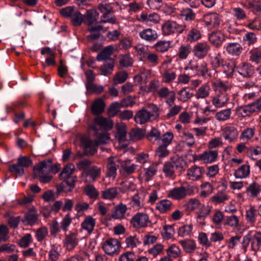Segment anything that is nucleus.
<instances>
[{"label":"nucleus","instance_id":"nucleus-1","mask_svg":"<svg viewBox=\"0 0 261 261\" xmlns=\"http://www.w3.org/2000/svg\"><path fill=\"white\" fill-rule=\"evenodd\" d=\"M110 139L108 134H100L98 140H91L88 138L83 137L81 139V144L83 147L84 152L86 155H93L97 151L99 144H104Z\"/></svg>","mask_w":261,"mask_h":261},{"label":"nucleus","instance_id":"nucleus-2","mask_svg":"<svg viewBox=\"0 0 261 261\" xmlns=\"http://www.w3.org/2000/svg\"><path fill=\"white\" fill-rule=\"evenodd\" d=\"M196 187L186 184L180 187L174 188L168 192L167 197L175 200H181L187 196H193L195 194Z\"/></svg>","mask_w":261,"mask_h":261},{"label":"nucleus","instance_id":"nucleus-3","mask_svg":"<svg viewBox=\"0 0 261 261\" xmlns=\"http://www.w3.org/2000/svg\"><path fill=\"white\" fill-rule=\"evenodd\" d=\"M186 28L185 24H180L173 20H166L162 25V34L164 36L181 34Z\"/></svg>","mask_w":261,"mask_h":261},{"label":"nucleus","instance_id":"nucleus-4","mask_svg":"<svg viewBox=\"0 0 261 261\" xmlns=\"http://www.w3.org/2000/svg\"><path fill=\"white\" fill-rule=\"evenodd\" d=\"M112 121L102 116H98L94 119L89 124V131H93L95 135H96L100 127L107 129H111L113 127Z\"/></svg>","mask_w":261,"mask_h":261},{"label":"nucleus","instance_id":"nucleus-5","mask_svg":"<svg viewBox=\"0 0 261 261\" xmlns=\"http://www.w3.org/2000/svg\"><path fill=\"white\" fill-rule=\"evenodd\" d=\"M130 222L135 228H145L150 222L149 216L144 213H137L130 219Z\"/></svg>","mask_w":261,"mask_h":261},{"label":"nucleus","instance_id":"nucleus-6","mask_svg":"<svg viewBox=\"0 0 261 261\" xmlns=\"http://www.w3.org/2000/svg\"><path fill=\"white\" fill-rule=\"evenodd\" d=\"M120 245V242L117 239L110 238L104 242L102 248L106 254L113 255L119 253Z\"/></svg>","mask_w":261,"mask_h":261},{"label":"nucleus","instance_id":"nucleus-7","mask_svg":"<svg viewBox=\"0 0 261 261\" xmlns=\"http://www.w3.org/2000/svg\"><path fill=\"white\" fill-rule=\"evenodd\" d=\"M156 93L161 100H164L167 106L174 104L176 93L174 91L170 90L167 87H164L158 90Z\"/></svg>","mask_w":261,"mask_h":261},{"label":"nucleus","instance_id":"nucleus-8","mask_svg":"<svg viewBox=\"0 0 261 261\" xmlns=\"http://www.w3.org/2000/svg\"><path fill=\"white\" fill-rule=\"evenodd\" d=\"M147 192L144 190L138 191L130 198L129 202L130 206L135 210H139L144 206Z\"/></svg>","mask_w":261,"mask_h":261},{"label":"nucleus","instance_id":"nucleus-9","mask_svg":"<svg viewBox=\"0 0 261 261\" xmlns=\"http://www.w3.org/2000/svg\"><path fill=\"white\" fill-rule=\"evenodd\" d=\"M119 169L120 175L123 178L128 177L135 172L138 168V165L132 164L131 160H125L120 162Z\"/></svg>","mask_w":261,"mask_h":261},{"label":"nucleus","instance_id":"nucleus-10","mask_svg":"<svg viewBox=\"0 0 261 261\" xmlns=\"http://www.w3.org/2000/svg\"><path fill=\"white\" fill-rule=\"evenodd\" d=\"M218 158V152L216 150H209L196 155L194 161H201L204 164H211L216 161Z\"/></svg>","mask_w":261,"mask_h":261},{"label":"nucleus","instance_id":"nucleus-11","mask_svg":"<svg viewBox=\"0 0 261 261\" xmlns=\"http://www.w3.org/2000/svg\"><path fill=\"white\" fill-rule=\"evenodd\" d=\"M63 181L57 186V190L58 192H69L75 187V183L77 181L76 176L73 175L62 180Z\"/></svg>","mask_w":261,"mask_h":261},{"label":"nucleus","instance_id":"nucleus-12","mask_svg":"<svg viewBox=\"0 0 261 261\" xmlns=\"http://www.w3.org/2000/svg\"><path fill=\"white\" fill-rule=\"evenodd\" d=\"M205 170L203 167L194 165L187 170L186 176L188 180L197 181L201 179Z\"/></svg>","mask_w":261,"mask_h":261},{"label":"nucleus","instance_id":"nucleus-13","mask_svg":"<svg viewBox=\"0 0 261 261\" xmlns=\"http://www.w3.org/2000/svg\"><path fill=\"white\" fill-rule=\"evenodd\" d=\"M120 162V160L117 157L111 156L108 158L106 165L107 177L112 178L113 179L115 178L119 167L118 163Z\"/></svg>","mask_w":261,"mask_h":261},{"label":"nucleus","instance_id":"nucleus-14","mask_svg":"<svg viewBox=\"0 0 261 261\" xmlns=\"http://www.w3.org/2000/svg\"><path fill=\"white\" fill-rule=\"evenodd\" d=\"M229 98L226 92H216L215 95L211 97L212 103L217 108H221L226 106Z\"/></svg>","mask_w":261,"mask_h":261},{"label":"nucleus","instance_id":"nucleus-15","mask_svg":"<svg viewBox=\"0 0 261 261\" xmlns=\"http://www.w3.org/2000/svg\"><path fill=\"white\" fill-rule=\"evenodd\" d=\"M222 135L225 140L232 143L238 139L239 131L234 125H227L222 130Z\"/></svg>","mask_w":261,"mask_h":261},{"label":"nucleus","instance_id":"nucleus-16","mask_svg":"<svg viewBox=\"0 0 261 261\" xmlns=\"http://www.w3.org/2000/svg\"><path fill=\"white\" fill-rule=\"evenodd\" d=\"M210 49L211 46L207 42H199L194 45L193 52L197 58L203 59L206 56Z\"/></svg>","mask_w":261,"mask_h":261},{"label":"nucleus","instance_id":"nucleus-17","mask_svg":"<svg viewBox=\"0 0 261 261\" xmlns=\"http://www.w3.org/2000/svg\"><path fill=\"white\" fill-rule=\"evenodd\" d=\"M137 19L138 21L144 23L148 25H151L159 23L160 20V17L155 13L147 14L142 12L139 16H137Z\"/></svg>","mask_w":261,"mask_h":261},{"label":"nucleus","instance_id":"nucleus-18","mask_svg":"<svg viewBox=\"0 0 261 261\" xmlns=\"http://www.w3.org/2000/svg\"><path fill=\"white\" fill-rule=\"evenodd\" d=\"M238 73L244 77H250L254 73V67L250 63L244 62L236 67Z\"/></svg>","mask_w":261,"mask_h":261},{"label":"nucleus","instance_id":"nucleus-19","mask_svg":"<svg viewBox=\"0 0 261 261\" xmlns=\"http://www.w3.org/2000/svg\"><path fill=\"white\" fill-rule=\"evenodd\" d=\"M77 237V232H70L65 235L64 245L67 250H72L78 245L79 241Z\"/></svg>","mask_w":261,"mask_h":261},{"label":"nucleus","instance_id":"nucleus-20","mask_svg":"<svg viewBox=\"0 0 261 261\" xmlns=\"http://www.w3.org/2000/svg\"><path fill=\"white\" fill-rule=\"evenodd\" d=\"M50 159L45 160L34 167L33 174L35 176L50 174Z\"/></svg>","mask_w":261,"mask_h":261},{"label":"nucleus","instance_id":"nucleus-21","mask_svg":"<svg viewBox=\"0 0 261 261\" xmlns=\"http://www.w3.org/2000/svg\"><path fill=\"white\" fill-rule=\"evenodd\" d=\"M245 193L250 199L257 198L261 194V185L255 181L252 182L246 187Z\"/></svg>","mask_w":261,"mask_h":261},{"label":"nucleus","instance_id":"nucleus-22","mask_svg":"<svg viewBox=\"0 0 261 261\" xmlns=\"http://www.w3.org/2000/svg\"><path fill=\"white\" fill-rule=\"evenodd\" d=\"M202 20L205 24L210 28H217L220 25L221 22L220 16L215 13L203 15Z\"/></svg>","mask_w":261,"mask_h":261},{"label":"nucleus","instance_id":"nucleus-23","mask_svg":"<svg viewBox=\"0 0 261 261\" xmlns=\"http://www.w3.org/2000/svg\"><path fill=\"white\" fill-rule=\"evenodd\" d=\"M117 132L115 135L116 138L118 140L122 146H127L129 143L126 139V127L124 124H118L116 126Z\"/></svg>","mask_w":261,"mask_h":261},{"label":"nucleus","instance_id":"nucleus-24","mask_svg":"<svg viewBox=\"0 0 261 261\" xmlns=\"http://www.w3.org/2000/svg\"><path fill=\"white\" fill-rule=\"evenodd\" d=\"M141 39L148 42H153L158 38L156 31L151 28H146L140 31L139 34Z\"/></svg>","mask_w":261,"mask_h":261},{"label":"nucleus","instance_id":"nucleus-25","mask_svg":"<svg viewBox=\"0 0 261 261\" xmlns=\"http://www.w3.org/2000/svg\"><path fill=\"white\" fill-rule=\"evenodd\" d=\"M173 203L168 199H162L156 203L155 210L162 214H167L172 210Z\"/></svg>","mask_w":261,"mask_h":261},{"label":"nucleus","instance_id":"nucleus-26","mask_svg":"<svg viewBox=\"0 0 261 261\" xmlns=\"http://www.w3.org/2000/svg\"><path fill=\"white\" fill-rule=\"evenodd\" d=\"M134 119L137 123L144 124L150 120H154L146 109H142L136 114Z\"/></svg>","mask_w":261,"mask_h":261},{"label":"nucleus","instance_id":"nucleus-27","mask_svg":"<svg viewBox=\"0 0 261 261\" xmlns=\"http://www.w3.org/2000/svg\"><path fill=\"white\" fill-rule=\"evenodd\" d=\"M259 217L254 206L250 205L246 210L245 218L247 223L251 226H255L257 217Z\"/></svg>","mask_w":261,"mask_h":261},{"label":"nucleus","instance_id":"nucleus-28","mask_svg":"<svg viewBox=\"0 0 261 261\" xmlns=\"http://www.w3.org/2000/svg\"><path fill=\"white\" fill-rule=\"evenodd\" d=\"M224 48L227 53L232 56H239L243 50L241 45L237 42H232L227 44Z\"/></svg>","mask_w":261,"mask_h":261},{"label":"nucleus","instance_id":"nucleus-29","mask_svg":"<svg viewBox=\"0 0 261 261\" xmlns=\"http://www.w3.org/2000/svg\"><path fill=\"white\" fill-rule=\"evenodd\" d=\"M127 210L126 205L121 202L113 207L111 212V216L114 219H121L124 217Z\"/></svg>","mask_w":261,"mask_h":261},{"label":"nucleus","instance_id":"nucleus-30","mask_svg":"<svg viewBox=\"0 0 261 261\" xmlns=\"http://www.w3.org/2000/svg\"><path fill=\"white\" fill-rule=\"evenodd\" d=\"M96 220L91 216H87L81 224V228L86 230L88 234H91L94 228Z\"/></svg>","mask_w":261,"mask_h":261},{"label":"nucleus","instance_id":"nucleus-31","mask_svg":"<svg viewBox=\"0 0 261 261\" xmlns=\"http://www.w3.org/2000/svg\"><path fill=\"white\" fill-rule=\"evenodd\" d=\"M251 234V247L252 250L256 251L261 246V232L257 231H252L248 232Z\"/></svg>","mask_w":261,"mask_h":261},{"label":"nucleus","instance_id":"nucleus-32","mask_svg":"<svg viewBox=\"0 0 261 261\" xmlns=\"http://www.w3.org/2000/svg\"><path fill=\"white\" fill-rule=\"evenodd\" d=\"M179 244L187 253H192L196 249V243L193 239H185L179 241Z\"/></svg>","mask_w":261,"mask_h":261},{"label":"nucleus","instance_id":"nucleus-33","mask_svg":"<svg viewBox=\"0 0 261 261\" xmlns=\"http://www.w3.org/2000/svg\"><path fill=\"white\" fill-rule=\"evenodd\" d=\"M224 40V34L219 31L213 32L209 36L210 42L216 47H220Z\"/></svg>","mask_w":261,"mask_h":261},{"label":"nucleus","instance_id":"nucleus-34","mask_svg":"<svg viewBox=\"0 0 261 261\" xmlns=\"http://www.w3.org/2000/svg\"><path fill=\"white\" fill-rule=\"evenodd\" d=\"M106 104L101 98L95 100L91 106V112L93 115L101 114L105 110Z\"/></svg>","mask_w":261,"mask_h":261},{"label":"nucleus","instance_id":"nucleus-35","mask_svg":"<svg viewBox=\"0 0 261 261\" xmlns=\"http://www.w3.org/2000/svg\"><path fill=\"white\" fill-rule=\"evenodd\" d=\"M176 77V71L172 68L166 69L162 74V81L166 84L172 83Z\"/></svg>","mask_w":261,"mask_h":261},{"label":"nucleus","instance_id":"nucleus-36","mask_svg":"<svg viewBox=\"0 0 261 261\" xmlns=\"http://www.w3.org/2000/svg\"><path fill=\"white\" fill-rule=\"evenodd\" d=\"M118 191L117 187H113L106 188L101 192V197L103 199L113 200L118 195Z\"/></svg>","mask_w":261,"mask_h":261},{"label":"nucleus","instance_id":"nucleus-37","mask_svg":"<svg viewBox=\"0 0 261 261\" xmlns=\"http://www.w3.org/2000/svg\"><path fill=\"white\" fill-rule=\"evenodd\" d=\"M99 14L95 9H90L87 11L85 14V23L88 25H91L98 18Z\"/></svg>","mask_w":261,"mask_h":261},{"label":"nucleus","instance_id":"nucleus-38","mask_svg":"<svg viewBox=\"0 0 261 261\" xmlns=\"http://www.w3.org/2000/svg\"><path fill=\"white\" fill-rule=\"evenodd\" d=\"M193 225L192 223L184 224L180 226L177 230L178 236L184 238L190 237L193 234Z\"/></svg>","mask_w":261,"mask_h":261},{"label":"nucleus","instance_id":"nucleus-39","mask_svg":"<svg viewBox=\"0 0 261 261\" xmlns=\"http://www.w3.org/2000/svg\"><path fill=\"white\" fill-rule=\"evenodd\" d=\"M250 166L248 164L241 165L234 172V176L237 178H244L250 174Z\"/></svg>","mask_w":261,"mask_h":261},{"label":"nucleus","instance_id":"nucleus-40","mask_svg":"<svg viewBox=\"0 0 261 261\" xmlns=\"http://www.w3.org/2000/svg\"><path fill=\"white\" fill-rule=\"evenodd\" d=\"M193 96L188 88L184 87L177 91V98L178 101L182 102L188 101Z\"/></svg>","mask_w":261,"mask_h":261},{"label":"nucleus","instance_id":"nucleus-41","mask_svg":"<svg viewBox=\"0 0 261 261\" xmlns=\"http://www.w3.org/2000/svg\"><path fill=\"white\" fill-rule=\"evenodd\" d=\"M75 170V166L72 163H69L65 166L59 174L61 180L73 176L72 174Z\"/></svg>","mask_w":261,"mask_h":261},{"label":"nucleus","instance_id":"nucleus-42","mask_svg":"<svg viewBox=\"0 0 261 261\" xmlns=\"http://www.w3.org/2000/svg\"><path fill=\"white\" fill-rule=\"evenodd\" d=\"M255 135V129L252 127H247L244 129L241 133L240 139L245 142L251 140Z\"/></svg>","mask_w":261,"mask_h":261},{"label":"nucleus","instance_id":"nucleus-43","mask_svg":"<svg viewBox=\"0 0 261 261\" xmlns=\"http://www.w3.org/2000/svg\"><path fill=\"white\" fill-rule=\"evenodd\" d=\"M84 193L91 199H96L99 195V193L95 187L92 185H87L84 189Z\"/></svg>","mask_w":261,"mask_h":261},{"label":"nucleus","instance_id":"nucleus-44","mask_svg":"<svg viewBox=\"0 0 261 261\" xmlns=\"http://www.w3.org/2000/svg\"><path fill=\"white\" fill-rule=\"evenodd\" d=\"M210 63L215 68L221 67L225 63V60L223 58L221 53L215 54L214 56L210 57Z\"/></svg>","mask_w":261,"mask_h":261},{"label":"nucleus","instance_id":"nucleus-45","mask_svg":"<svg viewBox=\"0 0 261 261\" xmlns=\"http://www.w3.org/2000/svg\"><path fill=\"white\" fill-rule=\"evenodd\" d=\"M168 106L169 107V109L165 116L167 119H170L175 117L182 109V107L180 105L172 104L171 106Z\"/></svg>","mask_w":261,"mask_h":261},{"label":"nucleus","instance_id":"nucleus-46","mask_svg":"<svg viewBox=\"0 0 261 261\" xmlns=\"http://www.w3.org/2000/svg\"><path fill=\"white\" fill-rule=\"evenodd\" d=\"M179 16L185 21H191L195 19L196 14L190 8H183L180 11Z\"/></svg>","mask_w":261,"mask_h":261},{"label":"nucleus","instance_id":"nucleus-47","mask_svg":"<svg viewBox=\"0 0 261 261\" xmlns=\"http://www.w3.org/2000/svg\"><path fill=\"white\" fill-rule=\"evenodd\" d=\"M229 199V196L225 192L219 191L211 198V201L216 204L224 203Z\"/></svg>","mask_w":261,"mask_h":261},{"label":"nucleus","instance_id":"nucleus-48","mask_svg":"<svg viewBox=\"0 0 261 261\" xmlns=\"http://www.w3.org/2000/svg\"><path fill=\"white\" fill-rule=\"evenodd\" d=\"M114 49L112 45L106 46L97 55V60L98 61H103L109 59L112 54Z\"/></svg>","mask_w":261,"mask_h":261},{"label":"nucleus","instance_id":"nucleus-49","mask_svg":"<svg viewBox=\"0 0 261 261\" xmlns=\"http://www.w3.org/2000/svg\"><path fill=\"white\" fill-rule=\"evenodd\" d=\"M143 177L145 181H148L152 179L157 172V164H153L149 167L144 169Z\"/></svg>","mask_w":261,"mask_h":261},{"label":"nucleus","instance_id":"nucleus-50","mask_svg":"<svg viewBox=\"0 0 261 261\" xmlns=\"http://www.w3.org/2000/svg\"><path fill=\"white\" fill-rule=\"evenodd\" d=\"M175 233L173 226L170 225H164L161 231V236L165 240H169L172 239Z\"/></svg>","mask_w":261,"mask_h":261},{"label":"nucleus","instance_id":"nucleus-51","mask_svg":"<svg viewBox=\"0 0 261 261\" xmlns=\"http://www.w3.org/2000/svg\"><path fill=\"white\" fill-rule=\"evenodd\" d=\"M134 48L138 56L140 57V60L142 61H145L146 57L150 51L148 47L139 44L135 46Z\"/></svg>","mask_w":261,"mask_h":261},{"label":"nucleus","instance_id":"nucleus-52","mask_svg":"<svg viewBox=\"0 0 261 261\" xmlns=\"http://www.w3.org/2000/svg\"><path fill=\"white\" fill-rule=\"evenodd\" d=\"M231 114L230 109L222 110L217 112L215 117L218 121H225L230 119Z\"/></svg>","mask_w":261,"mask_h":261},{"label":"nucleus","instance_id":"nucleus-53","mask_svg":"<svg viewBox=\"0 0 261 261\" xmlns=\"http://www.w3.org/2000/svg\"><path fill=\"white\" fill-rule=\"evenodd\" d=\"M171 42L169 41L161 40L158 41L153 45L155 50L159 53H165L170 47Z\"/></svg>","mask_w":261,"mask_h":261},{"label":"nucleus","instance_id":"nucleus-54","mask_svg":"<svg viewBox=\"0 0 261 261\" xmlns=\"http://www.w3.org/2000/svg\"><path fill=\"white\" fill-rule=\"evenodd\" d=\"M253 112L254 109H253L251 103L240 107L237 109L238 115L243 117L249 116Z\"/></svg>","mask_w":261,"mask_h":261},{"label":"nucleus","instance_id":"nucleus-55","mask_svg":"<svg viewBox=\"0 0 261 261\" xmlns=\"http://www.w3.org/2000/svg\"><path fill=\"white\" fill-rule=\"evenodd\" d=\"M166 253L171 258H176L181 256V250L178 246L172 244L166 249Z\"/></svg>","mask_w":261,"mask_h":261},{"label":"nucleus","instance_id":"nucleus-56","mask_svg":"<svg viewBox=\"0 0 261 261\" xmlns=\"http://www.w3.org/2000/svg\"><path fill=\"white\" fill-rule=\"evenodd\" d=\"M213 86L216 88V92H225L230 88V85L228 81L217 80L213 83Z\"/></svg>","mask_w":261,"mask_h":261},{"label":"nucleus","instance_id":"nucleus-57","mask_svg":"<svg viewBox=\"0 0 261 261\" xmlns=\"http://www.w3.org/2000/svg\"><path fill=\"white\" fill-rule=\"evenodd\" d=\"M200 201L196 198L189 199L184 205V208L187 212H192L197 209L200 205Z\"/></svg>","mask_w":261,"mask_h":261},{"label":"nucleus","instance_id":"nucleus-58","mask_svg":"<svg viewBox=\"0 0 261 261\" xmlns=\"http://www.w3.org/2000/svg\"><path fill=\"white\" fill-rule=\"evenodd\" d=\"M210 90V87L207 85L201 86L196 91L195 97L198 99L206 98L209 95Z\"/></svg>","mask_w":261,"mask_h":261},{"label":"nucleus","instance_id":"nucleus-59","mask_svg":"<svg viewBox=\"0 0 261 261\" xmlns=\"http://www.w3.org/2000/svg\"><path fill=\"white\" fill-rule=\"evenodd\" d=\"M160 59L155 53L150 51L145 58L144 62H147L151 66L155 67L160 63Z\"/></svg>","mask_w":261,"mask_h":261},{"label":"nucleus","instance_id":"nucleus-60","mask_svg":"<svg viewBox=\"0 0 261 261\" xmlns=\"http://www.w3.org/2000/svg\"><path fill=\"white\" fill-rule=\"evenodd\" d=\"M175 170L181 171L183 169L185 161L182 157L178 155L174 156L170 159L169 161Z\"/></svg>","mask_w":261,"mask_h":261},{"label":"nucleus","instance_id":"nucleus-61","mask_svg":"<svg viewBox=\"0 0 261 261\" xmlns=\"http://www.w3.org/2000/svg\"><path fill=\"white\" fill-rule=\"evenodd\" d=\"M246 7L254 14H261V0L249 2Z\"/></svg>","mask_w":261,"mask_h":261},{"label":"nucleus","instance_id":"nucleus-62","mask_svg":"<svg viewBox=\"0 0 261 261\" xmlns=\"http://www.w3.org/2000/svg\"><path fill=\"white\" fill-rule=\"evenodd\" d=\"M191 51V47L190 45H182L178 48L177 55L180 59L184 60L187 59Z\"/></svg>","mask_w":261,"mask_h":261},{"label":"nucleus","instance_id":"nucleus-63","mask_svg":"<svg viewBox=\"0 0 261 261\" xmlns=\"http://www.w3.org/2000/svg\"><path fill=\"white\" fill-rule=\"evenodd\" d=\"M224 219L223 213L219 210H215L212 217V221L216 226H220Z\"/></svg>","mask_w":261,"mask_h":261},{"label":"nucleus","instance_id":"nucleus-64","mask_svg":"<svg viewBox=\"0 0 261 261\" xmlns=\"http://www.w3.org/2000/svg\"><path fill=\"white\" fill-rule=\"evenodd\" d=\"M219 170L218 165H212L206 167L204 173L209 178H214L218 174Z\"/></svg>","mask_w":261,"mask_h":261}]
</instances>
